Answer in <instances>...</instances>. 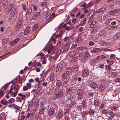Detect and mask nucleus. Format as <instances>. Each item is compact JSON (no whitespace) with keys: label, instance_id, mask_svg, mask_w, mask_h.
<instances>
[{"label":"nucleus","instance_id":"obj_1","mask_svg":"<svg viewBox=\"0 0 120 120\" xmlns=\"http://www.w3.org/2000/svg\"><path fill=\"white\" fill-rule=\"evenodd\" d=\"M23 19L21 18L17 22L16 25L14 28V29L16 31H18L21 27Z\"/></svg>","mask_w":120,"mask_h":120},{"label":"nucleus","instance_id":"obj_2","mask_svg":"<svg viewBox=\"0 0 120 120\" xmlns=\"http://www.w3.org/2000/svg\"><path fill=\"white\" fill-rule=\"evenodd\" d=\"M78 98L79 99L81 98L83 95V92L81 89L78 90L77 91Z\"/></svg>","mask_w":120,"mask_h":120},{"label":"nucleus","instance_id":"obj_3","mask_svg":"<svg viewBox=\"0 0 120 120\" xmlns=\"http://www.w3.org/2000/svg\"><path fill=\"white\" fill-rule=\"evenodd\" d=\"M56 97L58 98H61L63 96L62 90H57V92L55 94Z\"/></svg>","mask_w":120,"mask_h":120},{"label":"nucleus","instance_id":"obj_4","mask_svg":"<svg viewBox=\"0 0 120 120\" xmlns=\"http://www.w3.org/2000/svg\"><path fill=\"white\" fill-rule=\"evenodd\" d=\"M82 75L83 77L87 76L89 75L88 70L86 69H84L82 71Z\"/></svg>","mask_w":120,"mask_h":120},{"label":"nucleus","instance_id":"obj_5","mask_svg":"<svg viewBox=\"0 0 120 120\" xmlns=\"http://www.w3.org/2000/svg\"><path fill=\"white\" fill-rule=\"evenodd\" d=\"M87 18H85L83 19L82 20L80 25L81 26H84L86 24Z\"/></svg>","mask_w":120,"mask_h":120},{"label":"nucleus","instance_id":"obj_6","mask_svg":"<svg viewBox=\"0 0 120 120\" xmlns=\"http://www.w3.org/2000/svg\"><path fill=\"white\" fill-rule=\"evenodd\" d=\"M30 88V83H27L26 86H24L23 88V90L24 91L27 90L28 89Z\"/></svg>","mask_w":120,"mask_h":120},{"label":"nucleus","instance_id":"obj_7","mask_svg":"<svg viewBox=\"0 0 120 120\" xmlns=\"http://www.w3.org/2000/svg\"><path fill=\"white\" fill-rule=\"evenodd\" d=\"M19 41V39L17 38L13 41L11 42V44L12 45H14L16 44Z\"/></svg>","mask_w":120,"mask_h":120},{"label":"nucleus","instance_id":"obj_8","mask_svg":"<svg viewBox=\"0 0 120 120\" xmlns=\"http://www.w3.org/2000/svg\"><path fill=\"white\" fill-rule=\"evenodd\" d=\"M19 41V39L17 38L13 41L11 42V44L12 45H14L16 44Z\"/></svg>","mask_w":120,"mask_h":120},{"label":"nucleus","instance_id":"obj_9","mask_svg":"<svg viewBox=\"0 0 120 120\" xmlns=\"http://www.w3.org/2000/svg\"><path fill=\"white\" fill-rule=\"evenodd\" d=\"M90 86L92 88L95 89L98 87L97 84L95 83L92 82L90 84Z\"/></svg>","mask_w":120,"mask_h":120},{"label":"nucleus","instance_id":"obj_10","mask_svg":"<svg viewBox=\"0 0 120 120\" xmlns=\"http://www.w3.org/2000/svg\"><path fill=\"white\" fill-rule=\"evenodd\" d=\"M63 116V114L62 111L60 110L59 111L57 116V117L60 119Z\"/></svg>","mask_w":120,"mask_h":120},{"label":"nucleus","instance_id":"obj_11","mask_svg":"<svg viewBox=\"0 0 120 120\" xmlns=\"http://www.w3.org/2000/svg\"><path fill=\"white\" fill-rule=\"evenodd\" d=\"M1 104L4 105H7L8 101L5 99H2L0 101Z\"/></svg>","mask_w":120,"mask_h":120},{"label":"nucleus","instance_id":"obj_12","mask_svg":"<svg viewBox=\"0 0 120 120\" xmlns=\"http://www.w3.org/2000/svg\"><path fill=\"white\" fill-rule=\"evenodd\" d=\"M16 9H13L11 12V16H13L15 15L16 14Z\"/></svg>","mask_w":120,"mask_h":120},{"label":"nucleus","instance_id":"obj_13","mask_svg":"<svg viewBox=\"0 0 120 120\" xmlns=\"http://www.w3.org/2000/svg\"><path fill=\"white\" fill-rule=\"evenodd\" d=\"M63 35V33L61 31H60L59 34H57L56 35V38H60L61 36H62Z\"/></svg>","mask_w":120,"mask_h":120},{"label":"nucleus","instance_id":"obj_14","mask_svg":"<svg viewBox=\"0 0 120 120\" xmlns=\"http://www.w3.org/2000/svg\"><path fill=\"white\" fill-rule=\"evenodd\" d=\"M30 27H27L24 31V33L26 34H29L30 33V30L29 28Z\"/></svg>","mask_w":120,"mask_h":120},{"label":"nucleus","instance_id":"obj_15","mask_svg":"<svg viewBox=\"0 0 120 120\" xmlns=\"http://www.w3.org/2000/svg\"><path fill=\"white\" fill-rule=\"evenodd\" d=\"M46 19L49 22L52 20L53 19L52 17L51 16V14H49L46 17Z\"/></svg>","mask_w":120,"mask_h":120},{"label":"nucleus","instance_id":"obj_16","mask_svg":"<svg viewBox=\"0 0 120 120\" xmlns=\"http://www.w3.org/2000/svg\"><path fill=\"white\" fill-rule=\"evenodd\" d=\"M66 74L68 76H70L71 75V71L70 68L67 69L66 70Z\"/></svg>","mask_w":120,"mask_h":120},{"label":"nucleus","instance_id":"obj_17","mask_svg":"<svg viewBox=\"0 0 120 120\" xmlns=\"http://www.w3.org/2000/svg\"><path fill=\"white\" fill-rule=\"evenodd\" d=\"M105 56L104 55H102L98 56L97 58V59L98 60H101L103 59H105Z\"/></svg>","mask_w":120,"mask_h":120},{"label":"nucleus","instance_id":"obj_18","mask_svg":"<svg viewBox=\"0 0 120 120\" xmlns=\"http://www.w3.org/2000/svg\"><path fill=\"white\" fill-rule=\"evenodd\" d=\"M8 4V1L7 0H4L2 2V5L3 6H7Z\"/></svg>","mask_w":120,"mask_h":120},{"label":"nucleus","instance_id":"obj_19","mask_svg":"<svg viewBox=\"0 0 120 120\" xmlns=\"http://www.w3.org/2000/svg\"><path fill=\"white\" fill-rule=\"evenodd\" d=\"M54 109L50 108L48 110V113L49 115H52L54 113Z\"/></svg>","mask_w":120,"mask_h":120},{"label":"nucleus","instance_id":"obj_20","mask_svg":"<svg viewBox=\"0 0 120 120\" xmlns=\"http://www.w3.org/2000/svg\"><path fill=\"white\" fill-rule=\"evenodd\" d=\"M20 86H19V85H17L14 89V90L16 92H18V90L20 88Z\"/></svg>","mask_w":120,"mask_h":120},{"label":"nucleus","instance_id":"obj_21","mask_svg":"<svg viewBox=\"0 0 120 120\" xmlns=\"http://www.w3.org/2000/svg\"><path fill=\"white\" fill-rule=\"evenodd\" d=\"M76 54L75 52L74 51H71L70 53V56L71 57H74Z\"/></svg>","mask_w":120,"mask_h":120},{"label":"nucleus","instance_id":"obj_22","mask_svg":"<svg viewBox=\"0 0 120 120\" xmlns=\"http://www.w3.org/2000/svg\"><path fill=\"white\" fill-rule=\"evenodd\" d=\"M99 34L101 36H105L106 34V33L104 30L101 31L99 33Z\"/></svg>","mask_w":120,"mask_h":120},{"label":"nucleus","instance_id":"obj_23","mask_svg":"<svg viewBox=\"0 0 120 120\" xmlns=\"http://www.w3.org/2000/svg\"><path fill=\"white\" fill-rule=\"evenodd\" d=\"M87 48L84 46H81L78 47L77 48L78 50H86Z\"/></svg>","mask_w":120,"mask_h":120},{"label":"nucleus","instance_id":"obj_24","mask_svg":"<svg viewBox=\"0 0 120 120\" xmlns=\"http://www.w3.org/2000/svg\"><path fill=\"white\" fill-rule=\"evenodd\" d=\"M94 3V2L93 1L90 2L88 4L87 6H86V8H88L90 6H92L93 5Z\"/></svg>","mask_w":120,"mask_h":120},{"label":"nucleus","instance_id":"obj_25","mask_svg":"<svg viewBox=\"0 0 120 120\" xmlns=\"http://www.w3.org/2000/svg\"><path fill=\"white\" fill-rule=\"evenodd\" d=\"M96 21L94 20L93 21L90 25V27L91 28H93L94 25L96 24Z\"/></svg>","mask_w":120,"mask_h":120},{"label":"nucleus","instance_id":"obj_26","mask_svg":"<svg viewBox=\"0 0 120 120\" xmlns=\"http://www.w3.org/2000/svg\"><path fill=\"white\" fill-rule=\"evenodd\" d=\"M61 82L60 80H57L56 82V85L58 87H59L61 86Z\"/></svg>","mask_w":120,"mask_h":120},{"label":"nucleus","instance_id":"obj_27","mask_svg":"<svg viewBox=\"0 0 120 120\" xmlns=\"http://www.w3.org/2000/svg\"><path fill=\"white\" fill-rule=\"evenodd\" d=\"M100 103L99 101L98 100H96L94 102V104L96 106H98Z\"/></svg>","mask_w":120,"mask_h":120},{"label":"nucleus","instance_id":"obj_28","mask_svg":"<svg viewBox=\"0 0 120 120\" xmlns=\"http://www.w3.org/2000/svg\"><path fill=\"white\" fill-rule=\"evenodd\" d=\"M99 88L101 91H103L105 89V86L104 85H101L99 87Z\"/></svg>","mask_w":120,"mask_h":120},{"label":"nucleus","instance_id":"obj_29","mask_svg":"<svg viewBox=\"0 0 120 120\" xmlns=\"http://www.w3.org/2000/svg\"><path fill=\"white\" fill-rule=\"evenodd\" d=\"M89 112L90 115H93L94 112V110L92 109H90L89 110Z\"/></svg>","mask_w":120,"mask_h":120},{"label":"nucleus","instance_id":"obj_30","mask_svg":"<svg viewBox=\"0 0 120 120\" xmlns=\"http://www.w3.org/2000/svg\"><path fill=\"white\" fill-rule=\"evenodd\" d=\"M71 21L73 23H77L78 22V19L74 18Z\"/></svg>","mask_w":120,"mask_h":120},{"label":"nucleus","instance_id":"obj_31","mask_svg":"<svg viewBox=\"0 0 120 120\" xmlns=\"http://www.w3.org/2000/svg\"><path fill=\"white\" fill-rule=\"evenodd\" d=\"M30 12L29 10H27V11L26 13V17L28 18V17H29V18L30 17Z\"/></svg>","mask_w":120,"mask_h":120},{"label":"nucleus","instance_id":"obj_32","mask_svg":"<svg viewBox=\"0 0 120 120\" xmlns=\"http://www.w3.org/2000/svg\"><path fill=\"white\" fill-rule=\"evenodd\" d=\"M105 8H101L98 10V12L99 13L104 12L105 11Z\"/></svg>","mask_w":120,"mask_h":120},{"label":"nucleus","instance_id":"obj_33","mask_svg":"<svg viewBox=\"0 0 120 120\" xmlns=\"http://www.w3.org/2000/svg\"><path fill=\"white\" fill-rule=\"evenodd\" d=\"M18 95L20 97H21V98L22 100H23L26 97V96L25 95H23L22 94L19 93L18 94Z\"/></svg>","mask_w":120,"mask_h":120},{"label":"nucleus","instance_id":"obj_34","mask_svg":"<svg viewBox=\"0 0 120 120\" xmlns=\"http://www.w3.org/2000/svg\"><path fill=\"white\" fill-rule=\"evenodd\" d=\"M9 84L8 83H7L4 86H3V87L1 88V89L4 88V90H5L7 89L9 85Z\"/></svg>","mask_w":120,"mask_h":120},{"label":"nucleus","instance_id":"obj_35","mask_svg":"<svg viewBox=\"0 0 120 120\" xmlns=\"http://www.w3.org/2000/svg\"><path fill=\"white\" fill-rule=\"evenodd\" d=\"M100 82L101 85H103L105 84L106 82V81L104 79H101L99 80Z\"/></svg>","mask_w":120,"mask_h":120},{"label":"nucleus","instance_id":"obj_36","mask_svg":"<svg viewBox=\"0 0 120 120\" xmlns=\"http://www.w3.org/2000/svg\"><path fill=\"white\" fill-rule=\"evenodd\" d=\"M38 26V25L37 24H35L33 27V30L34 31L37 28Z\"/></svg>","mask_w":120,"mask_h":120},{"label":"nucleus","instance_id":"obj_37","mask_svg":"<svg viewBox=\"0 0 120 120\" xmlns=\"http://www.w3.org/2000/svg\"><path fill=\"white\" fill-rule=\"evenodd\" d=\"M53 49V47H50L47 51L48 53H50L52 50Z\"/></svg>","mask_w":120,"mask_h":120},{"label":"nucleus","instance_id":"obj_38","mask_svg":"<svg viewBox=\"0 0 120 120\" xmlns=\"http://www.w3.org/2000/svg\"><path fill=\"white\" fill-rule=\"evenodd\" d=\"M74 103L73 102H71L69 104L67 105L68 106H69L70 108L72 107L74 105Z\"/></svg>","mask_w":120,"mask_h":120},{"label":"nucleus","instance_id":"obj_39","mask_svg":"<svg viewBox=\"0 0 120 120\" xmlns=\"http://www.w3.org/2000/svg\"><path fill=\"white\" fill-rule=\"evenodd\" d=\"M107 62L108 64H112L114 63V62L112 60H108L107 61Z\"/></svg>","mask_w":120,"mask_h":120},{"label":"nucleus","instance_id":"obj_40","mask_svg":"<svg viewBox=\"0 0 120 120\" xmlns=\"http://www.w3.org/2000/svg\"><path fill=\"white\" fill-rule=\"evenodd\" d=\"M33 11H37L38 9L37 7L35 5H34L33 6Z\"/></svg>","mask_w":120,"mask_h":120},{"label":"nucleus","instance_id":"obj_41","mask_svg":"<svg viewBox=\"0 0 120 120\" xmlns=\"http://www.w3.org/2000/svg\"><path fill=\"white\" fill-rule=\"evenodd\" d=\"M115 55L113 54H111L110 55V59L112 60H113L115 57Z\"/></svg>","mask_w":120,"mask_h":120},{"label":"nucleus","instance_id":"obj_42","mask_svg":"<svg viewBox=\"0 0 120 120\" xmlns=\"http://www.w3.org/2000/svg\"><path fill=\"white\" fill-rule=\"evenodd\" d=\"M8 101L9 103H12L15 102L13 98H11L10 100H9Z\"/></svg>","mask_w":120,"mask_h":120},{"label":"nucleus","instance_id":"obj_43","mask_svg":"<svg viewBox=\"0 0 120 120\" xmlns=\"http://www.w3.org/2000/svg\"><path fill=\"white\" fill-rule=\"evenodd\" d=\"M109 26L111 27V28L112 29L115 30L117 28V26H112L111 25H109Z\"/></svg>","mask_w":120,"mask_h":120},{"label":"nucleus","instance_id":"obj_44","mask_svg":"<svg viewBox=\"0 0 120 120\" xmlns=\"http://www.w3.org/2000/svg\"><path fill=\"white\" fill-rule=\"evenodd\" d=\"M102 112L103 114H107L108 112V111L105 109H103L102 110Z\"/></svg>","mask_w":120,"mask_h":120},{"label":"nucleus","instance_id":"obj_45","mask_svg":"<svg viewBox=\"0 0 120 120\" xmlns=\"http://www.w3.org/2000/svg\"><path fill=\"white\" fill-rule=\"evenodd\" d=\"M102 45H109L110 43L109 42H103L102 43Z\"/></svg>","mask_w":120,"mask_h":120},{"label":"nucleus","instance_id":"obj_46","mask_svg":"<svg viewBox=\"0 0 120 120\" xmlns=\"http://www.w3.org/2000/svg\"><path fill=\"white\" fill-rule=\"evenodd\" d=\"M13 6V5L12 4H11L10 5L8 8V9L10 10L9 11H10L12 9Z\"/></svg>","mask_w":120,"mask_h":120},{"label":"nucleus","instance_id":"obj_47","mask_svg":"<svg viewBox=\"0 0 120 120\" xmlns=\"http://www.w3.org/2000/svg\"><path fill=\"white\" fill-rule=\"evenodd\" d=\"M21 99H22L21 98L18 97H16V101H17L19 102L21 100Z\"/></svg>","mask_w":120,"mask_h":120},{"label":"nucleus","instance_id":"obj_48","mask_svg":"<svg viewBox=\"0 0 120 120\" xmlns=\"http://www.w3.org/2000/svg\"><path fill=\"white\" fill-rule=\"evenodd\" d=\"M84 30L83 27H80L78 31L79 32H81L83 31Z\"/></svg>","mask_w":120,"mask_h":120},{"label":"nucleus","instance_id":"obj_49","mask_svg":"<svg viewBox=\"0 0 120 120\" xmlns=\"http://www.w3.org/2000/svg\"><path fill=\"white\" fill-rule=\"evenodd\" d=\"M72 68L76 71H77L78 70V68L76 66L73 65V66Z\"/></svg>","mask_w":120,"mask_h":120},{"label":"nucleus","instance_id":"obj_50","mask_svg":"<svg viewBox=\"0 0 120 120\" xmlns=\"http://www.w3.org/2000/svg\"><path fill=\"white\" fill-rule=\"evenodd\" d=\"M4 94V93L3 91L1 90H0V97L2 96Z\"/></svg>","mask_w":120,"mask_h":120},{"label":"nucleus","instance_id":"obj_51","mask_svg":"<svg viewBox=\"0 0 120 120\" xmlns=\"http://www.w3.org/2000/svg\"><path fill=\"white\" fill-rule=\"evenodd\" d=\"M41 5L42 6L45 7L46 6V4L45 2H43L41 3Z\"/></svg>","mask_w":120,"mask_h":120},{"label":"nucleus","instance_id":"obj_52","mask_svg":"<svg viewBox=\"0 0 120 120\" xmlns=\"http://www.w3.org/2000/svg\"><path fill=\"white\" fill-rule=\"evenodd\" d=\"M43 53L41 52H40L38 53V54L37 55V56H38V57H39V56H43Z\"/></svg>","mask_w":120,"mask_h":120},{"label":"nucleus","instance_id":"obj_53","mask_svg":"<svg viewBox=\"0 0 120 120\" xmlns=\"http://www.w3.org/2000/svg\"><path fill=\"white\" fill-rule=\"evenodd\" d=\"M108 17V15L107 14H105L103 16V19H105L106 18Z\"/></svg>","mask_w":120,"mask_h":120},{"label":"nucleus","instance_id":"obj_54","mask_svg":"<svg viewBox=\"0 0 120 120\" xmlns=\"http://www.w3.org/2000/svg\"><path fill=\"white\" fill-rule=\"evenodd\" d=\"M40 14V12H37L36 13V15H34V18H36Z\"/></svg>","mask_w":120,"mask_h":120},{"label":"nucleus","instance_id":"obj_55","mask_svg":"<svg viewBox=\"0 0 120 120\" xmlns=\"http://www.w3.org/2000/svg\"><path fill=\"white\" fill-rule=\"evenodd\" d=\"M94 50H95V51L98 52L100 51V49L99 48H94Z\"/></svg>","mask_w":120,"mask_h":120},{"label":"nucleus","instance_id":"obj_56","mask_svg":"<svg viewBox=\"0 0 120 120\" xmlns=\"http://www.w3.org/2000/svg\"><path fill=\"white\" fill-rule=\"evenodd\" d=\"M47 84V82H43L42 83V85L43 86H46Z\"/></svg>","mask_w":120,"mask_h":120},{"label":"nucleus","instance_id":"obj_57","mask_svg":"<svg viewBox=\"0 0 120 120\" xmlns=\"http://www.w3.org/2000/svg\"><path fill=\"white\" fill-rule=\"evenodd\" d=\"M22 7L23 9L24 10H26V6L25 4H22Z\"/></svg>","mask_w":120,"mask_h":120},{"label":"nucleus","instance_id":"obj_58","mask_svg":"<svg viewBox=\"0 0 120 120\" xmlns=\"http://www.w3.org/2000/svg\"><path fill=\"white\" fill-rule=\"evenodd\" d=\"M111 66L109 65H107L106 66V68L107 70L110 71V70Z\"/></svg>","mask_w":120,"mask_h":120},{"label":"nucleus","instance_id":"obj_59","mask_svg":"<svg viewBox=\"0 0 120 120\" xmlns=\"http://www.w3.org/2000/svg\"><path fill=\"white\" fill-rule=\"evenodd\" d=\"M115 81L116 82H120V78H117L115 79Z\"/></svg>","mask_w":120,"mask_h":120},{"label":"nucleus","instance_id":"obj_60","mask_svg":"<svg viewBox=\"0 0 120 120\" xmlns=\"http://www.w3.org/2000/svg\"><path fill=\"white\" fill-rule=\"evenodd\" d=\"M69 37H66L64 38V41H67L68 40H69Z\"/></svg>","mask_w":120,"mask_h":120},{"label":"nucleus","instance_id":"obj_61","mask_svg":"<svg viewBox=\"0 0 120 120\" xmlns=\"http://www.w3.org/2000/svg\"><path fill=\"white\" fill-rule=\"evenodd\" d=\"M114 13V11H111L109 13V14L110 15L113 14Z\"/></svg>","mask_w":120,"mask_h":120},{"label":"nucleus","instance_id":"obj_62","mask_svg":"<svg viewBox=\"0 0 120 120\" xmlns=\"http://www.w3.org/2000/svg\"><path fill=\"white\" fill-rule=\"evenodd\" d=\"M111 19H109L107 20L106 21V24H107L109 23L111 21Z\"/></svg>","mask_w":120,"mask_h":120},{"label":"nucleus","instance_id":"obj_63","mask_svg":"<svg viewBox=\"0 0 120 120\" xmlns=\"http://www.w3.org/2000/svg\"><path fill=\"white\" fill-rule=\"evenodd\" d=\"M111 109L114 111H116V107H113L111 108Z\"/></svg>","mask_w":120,"mask_h":120},{"label":"nucleus","instance_id":"obj_64","mask_svg":"<svg viewBox=\"0 0 120 120\" xmlns=\"http://www.w3.org/2000/svg\"><path fill=\"white\" fill-rule=\"evenodd\" d=\"M80 14L79 12H78L76 15V17L77 18H78L79 17Z\"/></svg>","mask_w":120,"mask_h":120}]
</instances>
